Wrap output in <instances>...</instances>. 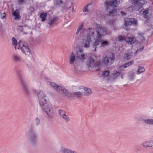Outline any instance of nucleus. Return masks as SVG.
Here are the masks:
<instances>
[{
  "label": "nucleus",
  "instance_id": "f257e3e1",
  "mask_svg": "<svg viewBox=\"0 0 153 153\" xmlns=\"http://www.w3.org/2000/svg\"><path fill=\"white\" fill-rule=\"evenodd\" d=\"M35 92L36 94H38V97L39 104L42 110L46 113L49 118H53L54 116L53 109L51 103L47 101L46 95L41 90H39L38 92L35 91Z\"/></svg>",
  "mask_w": 153,
  "mask_h": 153
},
{
  "label": "nucleus",
  "instance_id": "f03ea898",
  "mask_svg": "<svg viewBox=\"0 0 153 153\" xmlns=\"http://www.w3.org/2000/svg\"><path fill=\"white\" fill-rule=\"evenodd\" d=\"M83 25H80L78 29L76 34H78L80 32L79 36L81 37V45L82 47L88 48L90 47V42H91V35L89 34V31L90 30V28L87 30V33H85L84 29L83 28Z\"/></svg>",
  "mask_w": 153,
  "mask_h": 153
},
{
  "label": "nucleus",
  "instance_id": "7ed1b4c3",
  "mask_svg": "<svg viewBox=\"0 0 153 153\" xmlns=\"http://www.w3.org/2000/svg\"><path fill=\"white\" fill-rule=\"evenodd\" d=\"M83 49L81 48H79L76 51V53L74 54L72 52L70 55L69 62L70 64L73 65L74 62L77 60H80L83 61L86 59L85 56Z\"/></svg>",
  "mask_w": 153,
  "mask_h": 153
},
{
  "label": "nucleus",
  "instance_id": "20e7f679",
  "mask_svg": "<svg viewBox=\"0 0 153 153\" xmlns=\"http://www.w3.org/2000/svg\"><path fill=\"white\" fill-rule=\"evenodd\" d=\"M16 72V74L18 77L19 81L22 86L23 92L26 97H28L30 95V93L27 87L25 77L19 70L17 69Z\"/></svg>",
  "mask_w": 153,
  "mask_h": 153
},
{
  "label": "nucleus",
  "instance_id": "39448f33",
  "mask_svg": "<svg viewBox=\"0 0 153 153\" xmlns=\"http://www.w3.org/2000/svg\"><path fill=\"white\" fill-rule=\"evenodd\" d=\"M118 0H113L112 1H107L106 4L107 5V10L108 12V15L110 16H113L116 14L117 10L114 8L117 7L118 4Z\"/></svg>",
  "mask_w": 153,
  "mask_h": 153
},
{
  "label": "nucleus",
  "instance_id": "423d86ee",
  "mask_svg": "<svg viewBox=\"0 0 153 153\" xmlns=\"http://www.w3.org/2000/svg\"><path fill=\"white\" fill-rule=\"evenodd\" d=\"M115 60V56L113 53L104 56L102 59V63L106 66H109L112 64Z\"/></svg>",
  "mask_w": 153,
  "mask_h": 153
},
{
  "label": "nucleus",
  "instance_id": "0eeeda50",
  "mask_svg": "<svg viewBox=\"0 0 153 153\" xmlns=\"http://www.w3.org/2000/svg\"><path fill=\"white\" fill-rule=\"evenodd\" d=\"M27 137L30 143L34 144L36 142V134L33 128H30L27 135Z\"/></svg>",
  "mask_w": 153,
  "mask_h": 153
},
{
  "label": "nucleus",
  "instance_id": "6e6552de",
  "mask_svg": "<svg viewBox=\"0 0 153 153\" xmlns=\"http://www.w3.org/2000/svg\"><path fill=\"white\" fill-rule=\"evenodd\" d=\"M90 30L89 32H91V34H95L96 36H100L101 38H103L105 35L107 33V29L105 27H101L100 28V30H96L94 28H90Z\"/></svg>",
  "mask_w": 153,
  "mask_h": 153
},
{
  "label": "nucleus",
  "instance_id": "1a4fd4ad",
  "mask_svg": "<svg viewBox=\"0 0 153 153\" xmlns=\"http://www.w3.org/2000/svg\"><path fill=\"white\" fill-rule=\"evenodd\" d=\"M51 85L53 87L54 89L59 94H60L64 96L67 95L68 93V90H66L62 87L59 86L53 82H51Z\"/></svg>",
  "mask_w": 153,
  "mask_h": 153
},
{
  "label": "nucleus",
  "instance_id": "9d476101",
  "mask_svg": "<svg viewBox=\"0 0 153 153\" xmlns=\"http://www.w3.org/2000/svg\"><path fill=\"white\" fill-rule=\"evenodd\" d=\"M117 39L120 42L122 41L124 39L125 41L129 44H134L136 41V39L134 37L132 36H129L128 34L127 36L124 38L121 36H118L117 37Z\"/></svg>",
  "mask_w": 153,
  "mask_h": 153
},
{
  "label": "nucleus",
  "instance_id": "9b49d317",
  "mask_svg": "<svg viewBox=\"0 0 153 153\" xmlns=\"http://www.w3.org/2000/svg\"><path fill=\"white\" fill-rule=\"evenodd\" d=\"M89 34L91 35L92 37L94 39H96L94 42L92 44V46L93 48H94V51H96V49L98 45H100V43L103 40V38H101L100 36H96L95 34H92L91 32H89Z\"/></svg>",
  "mask_w": 153,
  "mask_h": 153
},
{
  "label": "nucleus",
  "instance_id": "f8f14e48",
  "mask_svg": "<svg viewBox=\"0 0 153 153\" xmlns=\"http://www.w3.org/2000/svg\"><path fill=\"white\" fill-rule=\"evenodd\" d=\"M137 20L134 18H126L125 19L124 25L126 27H128L132 25H136Z\"/></svg>",
  "mask_w": 153,
  "mask_h": 153
},
{
  "label": "nucleus",
  "instance_id": "ddd939ff",
  "mask_svg": "<svg viewBox=\"0 0 153 153\" xmlns=\"http://www.w3.org/2000/svg\"><path fill=\"white\" fill-rule=\"evenodd\" d=\"M18 46L22 51L24 53L26 54V52L30 53V49L29 47L26 44L24 45L21 43V41L18 43Z\"/></svg>",
  "mask_w": 153,
  "mask_h": 153
},
{
  "label": "nucleus",
  "instance_id": "4468645a",
  "mask_svg": "<svg viewBox=\"0 0 153 153\" xmlns=\"http://www.w3.org/2000/svg\"><path fill=\"white\" fill-rule=\"evenodd\" d=\"M59 115L61 117L64 119L66 122H68L70 120L69 117L66 114L65 111L59 109L58 111Z\"/></svg>",
  "mask_w": 153,
  "mask_h": 153
},
{
  "label": "nucleus",
  "instance_id": "2eb2a0df",
  "mask_svg": "<svg viewBox=\"0 0 153 153\" xmlns=\"http://www.w3.org/2000/svg\"><path fill=\"white\" fill-rule=\"evenodd\" d=\"M14 9L13 8L12 16L14 17L15 20L19 19L21 18V16L20 14V9H16L15 10H13Z\"/></svg>",
  "mask_w": 153,
  "mask_h": 153
},
{
  "label": "nucleus",
  "instance_id": "dca6fc26",
  "mask_svg": "<svg viewBox=\"0 0 153 153\" xmlns=\"http://www.w3.org/2000/svg\"><path fill=\"white\" fill-rule=\"evenodd\" d=\"M12 59L14 62L17 63L22 62L23 61L21 56L18 53H15L13 54Z\"/></svg>",
  "mask_w": 153,
  "mask_h": 153
},
{
  "label": "nucleus",
  "instance_id": "f3484780",
  "mask_svg": "<svg viewBox=\"0 0 153 153\" xmlns=\"http://www.w3.org/2000/svg\"><path fill=\"white\" fill-rule=\"evenodd\" d=\"M134 4L139 9L143 7L145 3V0H133Z\"/></svg>",
  "mask_w": 153,
  "mask_h": 153
},
{
  "label": "nucleus",
  "instance_id": "a211bd4d",
  "mask_svg": "<svg viewBox=\"0 0 153 153\" xmlns=\"http://www.w3.org/2000/svg\"><path fill=\"white\" fill-rule=\"evenodd\" d=\"M82 96H83V93L80 91L73 92L70 93L68 95L69 97L71 98L73 97L78 98Z\"/></svg>",
  "mask_w": 153,
  "mask_h": 153
},
{
  "label": "nucleus",
  "instance_id": "6ab92c4d",
  "mask_svg": "<svg viewBox=\"0 0 153 153\" xmlns=\"http://www.w3.org/2000/svg\"><path fill=\"white\" fill-rule=\"evenodd\" d=\"M134 63V61L132 60H131L130 62L126 63L123 65H122L119 67V69L121 71L123 70L124 68H126L129 66H131Z\"/></svg>",
  "mask_w": 153,
  "mask_h": 153
},
{
  "label": "nucleus",
  "instance_id": "aec40b11",
  "mask_svg": "<svg viewBox=\"0 0 153 153\" xmlns=\"http://www.w3.org/2000/svg\"><path fill=\"white\" fill-rule=\"evenodd\" d=\"M152 142V141L151 140L145 141L142 143V145L144 148L147 147H152L153 146Z\"/></svg>",
  "mask_w": 153,
  "mask_h": 153
},
{
  "label": "nucleus",
  "instance_id": "412c9836",
  "mask_svg": "<svg viewBox=\"0 0 153 153\" xmlns=\"http://www.w3.org/2000/svg\"><path fill=\"white\" fill-rule=\"evenodd\" d=\"M60 151L62 153H78L76 151L64 147H61V148Z\"/></svg>",
  "mask_w": 153,
  "mask_h": 153
},
{
  "label": "nucleus",
  "instance_id": "4be33fe9",
  "mask_svg": "<svg viewBox=\"0 0 153 153\" xmlns=\"http://www.w3.org/2000/svg\"><path fill=\"white\" fill-rule=\"evenodd\" d=\"M94 62V59L92 58H90L87 60V64L89 68V67H93L95 65Z\"/></svg>",
  "mask_w": 153,
  "mask_h": 153
},
{
  "label": "nucleus",
  "instance_id": "5701e85b",
  "mask_svg": "<svg viewBox=\"0 0 153 153\" xmlns=\"http://www.w3.org/2000/svg\"><path fill=\"white\" fill-rule=\"evenodd\" d=\"M133 55V53L131 50L128 51V52L125 54L124 55V59L128 60Z\"/></svg>",
  "mask_w": 153,
  "mask_h": 153
},
{
  "label": "nucleus",
  "instance_id": "b1692460",
  "mask_svg": "<svg viewBox=\"0 0 153 153\" xmlns=\"http://www.w3.org/2000/svg\"><path fill=\"white\" fill-rule=\"evenodd\" d=\"M84 89L85 92L83 93V96H89L92 93L91 90L90 88H84Z\"/></svg>",
  "mask_w": 153,
  "mask_h": 153
},
{
  "label": "nucleus",
  "instance_id": "393cba45",
  "mask_svg": "<svg viewBox=\"0 0 153 153\" xmlns=\"http://www.w3.org/2000/svg\"><path fill=\"white\" fill-rule=\"evenodd\" d=\"M143 121L144 123L147 125H153V119H144Z\"/></svg>",
  "mask_w": 153,
  "mask_h": 153
},
{
  "label": "nucleus",
  "instance_id": "a878e982",
  "mask_svg": "<svg viewBox=\"0 0 153 153\" xmlns=\"http://www.w3.org/2000/svg\"><path fill=\"white\" fill-rule=\"evenodd\" d=\"M58 18L57 17H55L51 19L48 22V24L50 26H52L53 24H55L57 21Z\"/></svg>",
  "mask_w": 153,
  "mask_h": 153
},
{
  "label": "nucleus",
  "instance_id": "bb28decb",
  "mask_svg": "<svg viewBox=\"0 0 153 153\" xmlns=\"http://www.w3.org/2000/svg\"><path fill=\"white\" fill-rule=\"evenodd\" d=\"M47 14L46 13H41L40 14V17L42 19V21H44L46 20Z\"/></svg>",
  "mask_w": 153,
  "mask_h": 153
},
{
  "label": "nucleus",
  "instance_id": "cd10ccee",
  "mask_svg": "<svg viewBox=\"0 0 153 153\" xmlns=\"http://www.w3.org/2000/svg\"><path fill=\"white\" fill-rule=\"evenodd\" d=\"M145 71V68L142 66H138V70L137 71V74H140L141 73Z\"/></svg>",
  "mask_w": 153,
  "mask_h": 153
},
{
  "label": "nucleus",
  "instance_id": "c85d7f7f",
  "mask_svg": "<svg viewBox=\"0 0 153 153\" xmlns=\"http://www.w3.org/2000/svg\"><path fill=\"white\" fill-rule=\"evenodd\" d=\"M109 45L108 42L106 41L103 40L100 43V47H104L108 45Z\"/></svg>",
  "mask_w": 153,
  "mask_h": 153
},
{
  "label": "nucleus",
  "instance_id": "c756f323",
  "mask_svg": "<svg viewBox=\"0 0 153 153\" xmlns=\"http://www.w3.org/2000/svg\"><path fill=\"white\" fill-rule=\"evenodd\" d=\"M109 71L107 70L103 71L102 73V76H103L104 77H106L109 75Z\"/></svg>",
  "mask_w": 153,
  "mask_h": 153
},
{
  "label": "nucleus",
  "instance_id": "7c9ffc66",
  "mask_svg": "<svg viewBox=\"0 0 153 153\" xmlns=\"http://www.w3.org/2000/svg\"><path fill=\"white\" fill-rule=\"evenodd\" d=\"M12 44L15 47V49H16V46L17 45V42L16 39L14 37H13L12 38Z\"/></svg>",
  "mask_w": 153,
  "mask_h": 153
},
{
  "label": "nucleus",
  "instance_id": "2f4dec72",
  "mask_svg": "<svg viewBox=\"0 0 153 153\" xmlns=\"http://www.w3.org/2000/svg\"><path fill=\"white\" fill-rule=\"evenodd\" d=\"M134 74L132 72H130L129 73L128 76L129 79L130 80H132L134 79Z\"/></svg>",
  "mask_w": 153,
  "mask_h": 153
},
{
  "label": "nucleus",
  "instance_id": "473e14b6",
  "mask_svg": "<svg viewBox=\"0 0 153 153\" xmlns=\"http://www.w3.org/2000/svg\"><path fill=\"white\" fill-rule=\"evenodd\" d=\"M91 4H89L86 5H85L83 9V12H88V7Z\"/></svg>",
  "mask_w": 153,
  "mask_h": 153
},
{
  "label": "nucleus",
  "instance_id": "72a5a7b5",
  "mask_svg": "<svg viewBox=\"0 0 153 153\" xmlns=\"http://www.w3.org/2000/svg\"><path fill=\"white\" fill-rule=\"evenodd\" d=\"M56 4L59 5L61 4H63V3L62 0H56Z\"/></svg>",
  "mask_w": 153,
  "mask_h": 153
},
{
  "label": "nucleus",
  "instance_id": "f704fd0d",
  "mask_svg": "<svg viewBox=\"0 0 153 153\" xmlns=\"http://www.w3.org/2000/svg\"><path fill=\"white\" fill-rule=\"evenodd\" d=\"M6 14L5 12H4L2 14L1 12V18L2 19H4L6 18Z\"/></svg>",
  "mask_w": 153,
  "mask_h": 153
},
{
  "label": "nucleus",
  "instance_id": "c9c22d12",
  "mask_svg": "<svg viewBox=\"0 0 153 153\" xmlns=\"http://www.w3.org/2000/svg\"><path fill=\"white\" fill-rule=\"evenodd\" d=\"M139 35L140 38L142 40H144L145 39L144 37L143 36V35L144 34V33H139Z\"/></svg>",
  "mask_w": 153,
  "mask_h": 153
},
{
  "label": "nucleus",
  "instance_id": "e433bc0d",
  "mask_svg": "<svg viewBox=\"0 0 153 153\" xmlns=\"http://www.w3.org/2000/svg\"><path fill=\"white\" fill-rule=\"evenodd\" d=\"M120 73L119 72H117L113 74V76L114 78H117L120 76Z\"/></svg>",
  "mask_w": 153,
  "mask_h": 153
},
{
  "label": "nucleus",
  "instance_id": "4c0bfd02",
  "mask_svg": "<svg viewBox=\"0 0 153 153\" xmlns=\"http://www.w3.org/2000/svg\"><path fill=\"white\" fill-rule=\"evenodd\" d=\"M35 123L37 125H39L40 123V119L38 118H36L35 119Z\"/></svg>",
  "mask_w": 153,
  "mask_h": 153
},
{
  "label": "nucleus",
  "instance_id": "58836bf2",
  "mask_svg": "<svg viewBox=\"0 0 153 153\" xmlns=\"http://www.w3.org/2000/svg\"><path fill=\"white\" fill-rule=\"evenodd\" d=\"M3 28L2 25L1 23H0V34L2 33L3 31Z\"/></svg>",
  "mask_w": 153,
  "mask_h": 153
},
{
  "label": "nucleus",
  "instance_id": "ea45409f",
  "mask_svg": "<svg viewBox=\"0 0 153 153\" xmlns=\"http://www.w3.org/2000/svg\"><path fill=\"white\" fill-rule=\"evenodd\" d=\"M74 68H75V69H74V71L76 72V73L78 74L79 73V70H77V68H78V67L77 66H76L75 65H74Z\"/></svg>",
  "mask_w": 153,
  "mask_h": 153
},
{
  "label": "nucleus",
  "instance_id": "a19ab883",
  "mask_svg": "<svg viewBox=\"0 0 153 153\" xmlns=\"http://www.w3.org/2000/svg\"><path fill=\"white\" fill-rule=\"evenodd\" d=\"M115 21L114 20H110L109 23H110L111 25H113Z\"/></svg>",
  "mask_w": 153,
  "mask_h": 153
},
{
  "label": "nucleus",
  "instance_id": "79ce46f5",
  "mask_svg": "<svg viewBox=\"0 0 153 153\" xmlns=\"http://www.w3.org/2000/svg\"><path fill=\"white\" fill-rule=\"evenodd\" d=\"M120 13L121 15L123 16H125L126 15V13L123 11H121Z\"/></svg>",
  "mask_w": 153,
  "mask_h": 153
},
{
  "label": "nucleus",
  "instance_id": "37998d69",
  "mask_svg": "<svg viewBox=\"0 0 153 153\" xmlns=\"http://www.w3.org/2000/svg\"><path fill=\"white\" fill-rule=\"evenodd\" d=\"M25 0H17V1L19 3L22 4Z\"/></svg>",
  "mask_w": 153,
  "mask_h": 153
},
{
  "label": "nucleus",
  "instance_id": "c03bdc74",
  "mask_svg": "<svg viewBox=\"0 0 153 153\" xmlns=\"http://www.w3.org/2000/svg\"><path fill=\"white\" fill-rule=\"evenodd\" d=\"M143 47H142L140 48L138 50L140 51H142L143 50Z\"/></svg>",
  "mask_w": 153,
  "mask_h": 153
},
{
  "label": "nucleus",
  "instance_id": "a18cd8bd",
  "mask_svg": "<svg viewBox=\"0 0 153 153\" xmlns=\"http://www.w3.org/2000/svg\"><path fill=\"white\" fill-rule=\"evenodd\" d=\"M97 63H99V62H97Z\"/></svg>",
  "mask_w": 153,
  "mask_h": 153
},
{
  "label": "nucleus",
  "instance_id": "49530a36",
  "mask_svg": "<svg viewBox=\"0 0 153 153\" xmlns=\"http://www.w3.org/2000/svg\"><path fill=\"white\" fill-rule=\"evenodd\" d=\"M20 27H22V26H21Z\"/></svg>",
  "mask_w": 153,
  "mask_h": 153
},
{
  "label": "nucleus",
  "instance_id": "de8ad7c7",
  "mask_svg": "<svg viewBox=\"0 0 153 153\" xmlns=\"http://www.w3.org/2000/svg\"><path fill=\"white\" fill-rule=\"evenodd\" d=\"M18 49H19V47H18Z\"/></svg>",
  "mask_w": 153,
  "mask_h": 153
}]
</instances>
